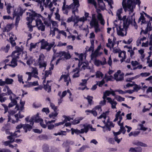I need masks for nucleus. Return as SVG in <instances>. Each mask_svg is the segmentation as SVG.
<instances>
[{
	"instance_id": "16",
	"label": "nucleus",
	"mask_w": 152,
	"mask_h": 152,
	"mask_svg": "<svg viewBox=\"0 0 152 152\" xmlns=\"http://www.w3.org/2000/svg\"><path fill=\"white\" fill-rule=\"evenodd\" d=\"M32 128V126L28 124H23V129L25 130V132H27L28 130L30 131Z\"/></svg>"
},
{
	"instance_id": "59",
	"label": "nucleus",
	"mask_w": 152,
	"mask_h": 152,
	"mask_svg": "<svg viewBox=\"0 0 152 152\" xmlns=\"http://www.w3.org/2000/svg\"><path fill=\"white\" fill-rule=\"evenodd\" d=\"M15 46V49H16V50L14 51H16L17 52H18L19 53H20L22 51V50L18 46Z\"/></svg>"
},
{
	"instance_id": "43",
	"label": "nucleus",
	"mask_w": 152,
	"mask_h": 152,
	"mask_svg": "<svg viewBox=\"0 0 152 152\" xmlns=\"http://www.w3.org/2000/svg\"><path fill=\"white\" fill-rule=\"evenodd\" d=\"M87 99L88 100V104L90 105H91L92 104V99L93 97L92 96H88L87 97Z\"/></svg>"
},
{
	"instance_id": "6",
	"label": "nucleus",
	"mask_w": 152,
	"mask_h": 152,
	"mask_svg": "<svg viewBox=\"0 0 152 152\" xmlns=\"http://www.w3.org/2000/svg\"><path fill=\"white\" fill-rule=\"evenodd\" d=\"M20 129H17V131H15L14 133L10 132V148H13L14 147H16L17 146L16 144H15L14 145L11 144L13 143L15 140V137H17L19 136V135H18L17 133H20Z\"/></svg>"
},
{
	"instance_id": "49",
	"label": "nucleus",
	"mask_w": 152,
	"mask_h": 152,
	"mask_svg": "<svg viewBox=\"0 0 152 152\" xmlns=\"http://www.w3.org/2000/svg\"><path fill=\"white\" fill-rule=\"evenodd\" d=\"M64 117L65 118V119L63 121H62V122H64V123L65 122H67V121H70V120L73 119V118H70L69 116H65Z\"/></svg>"
},
{
	"instance_id": "9",
	"label": "nucleus",
	"mask_w": 152,
	"mask_h": 152,
	"mask_svg": "<svg viewBox=\"0 0 152 152\" xmlns=\"http://www.w3.org/2000/svg\"><path fill=\"white\" fill-rule=\"evenodd\" d=\"M63 78L64 79V81L66 82V86H68L69 82H71V79L68 75H62L59 79V81H60Z\"/></svg>"
},
{
	"instance_id": "36",
	"label": "nucleus",
	"mask_w": 152,
	"mask_h": 152,
	"mask_svg": "<svg viewBox=\"0 0 152 152\" xmlns=\"http://www.w3.org/2000/svg\"><path fill=\"white\" fill-rule=\"evenodd\" d=\"M10 31V24L8 23L7 25L4 27L3 30V31L4 32H8ZM7 34H8L10 35V34L8 33H7Z\"/></svg>"
},
{
	"instance_id": "28",
	"label": "nucleus",
	"mask_w": 152,
	"mask_h": 152,
	"mask_svg": "<svg viewBox=\"0 0 152 152\" xmlns=\"http://www.w3.org/2000/svg\"><path fill=\"white\" fill-rule=\"evenodd\" d=\"M122 8H121L118 9L117 11L116 15L118 17V20H121V14L122 12Z\"/></svg>"
},
{
	"instance_id": "45",
	"label": "nucleus",
	"mask_w": 152,
	"mask_h": 152,
	"mask_svg": "<svg viewBox=\"0 0 152 152\" xmlns=\"http://www.w3.org/2000/svg\"><path fill=\"white\" fill-rule=\"evenodd\" d=\"M45 74L44 77L45 78H46L47 77H48L49 75H51L52 73V72L50 70H46L45 71Z\"/></svg>"
},
{
	"instance_id": "13",
	"label": "nucleus",
	"mask_w": 152,
	"mask_h": 152,
	"mask_svg": "<svg viewBox=\"0 0 152 152\" xmlns=\"http://www.w3.org/2000/svg\"><path fill=\"white\" fill-rule=\"evenodd\" d=\"M102 60L103 61H100L99 60H96L95 61V64L97 66H99L100 65H104L107 64L106 59L104 57H103Z\"/></svg>"
},
{
	"instance_id": "32",
	"label": "nucleus",
	"mask_w": 152,
	"mask_h": 152,
	"mask_svg": "<svg viewBox=\"0 0 152 152\" xmlns=\"http://www.w3.org/2000/svg\"><path fill=\"white\" fill-rule=\"evenodd\" d=\"M73 8L75 9V7H76L77 8L78 7L80 6V4L79 3V1L78 0H73Z\"/></svg>"
},
{
	"instance_id": "40",
	"label": "nucleus",
	"mask_w": 152,
	"mask_h": 152,
	"mask_svg": "<svg viewBox=\"0 0 152 152\" xmlns=\"http://www.w3.org/2000/svg\"><path fill=\"white\" fill-rule=\"evenodd\" d=\"M39 18H37V19L36 20V26H38L39 25H41L42 24H43V23L41 20L40 19H39Z\"/></svg>"
},
{
	"instance_id": "37",
	"label": "nucleus",
	"mask_w": 152,
	"mask_h": 152,
	"mask_svg": "<svg viewBox=\"0 0 152 152\" xmlns=\"http://www.w3.org/2000/svg\"><path fill=\"white\" fill-rule=\"evenodd\" d=\"M26 74L28 75V77L27 79V80L29 81L31 80V77L33 76L36 77H37V76L35 75V76H34V75H33V73L31 72H26Z\"/></svg>"
},
{
	"instance_id": "54",
	"label": "nucleus",
	"mask_w": 152,
	"mask_h": 152,
	"mask_svg": "<svg viewBox=\"0 0 152 152\" xmlns=\"http://www.w3.org/2000/svg\"><path fill=\"white\" fill-rule=\"evenodd\" d=\"M42 111L45 112L46 114H48L50 113L49 109L48 107L43 108L42 110Z\"/></svg>"
},
{
	"instance_id": "46",
	"label": "nucleus",
	"mask_w": 152,
	"mask_h": 152,
	"mask_svg": "<svg viewBox=\"0 0 152 152\" xmlns=\"http://www.w3.org/2000/svg\"><path fill=\"white\" fill-rule=\"evenodd\" d=\"M115 98L117 99V100L119 102L124 101L125 100L124 98L120 96H117L115 97Z\"/></svg>"
},
{
	"instance_id": "30",
	"label": "nucleus",
	"mask_w": 152,
	"mask_h": 152,
	"mask_svg": "<svg viewBox=\"0 0 152 152\" xmlns=\"http://www.w3.org/2000/svg\"><path fill=\"white\" fill-rule=\"evenodd\" d=\"M42 149L44 152H50L49 147L47 144L43 145Z\"/></svg>"
},
{
	"instance_id": "56",
	"label": "nucleus",
	"mask_w": 152,
	"mask_h": 152,
	"mask_svg": "<svg viewBox=\"0 0 152 152\" xmlns=\"http://www.w3.org/2000/svg\"><path fill=\"white\" fill-rule=\"evenodd\" d=\"M112 103L110 104L112 105L111 107L113 109L116 108V105L117 104V102L115 101H114L113 102H111Z\"/></svg>"
},
{
	"instance_id": "57",
	"label": "nucleus",
	"mask_w": 152,
	"mask_h": 152,
	"mask_svg": "<svg viewBox=\"0 0 152 152\" xmlns=\"http://www.w3.org/2000/svg\"><path fill=\"white\" fill-rule=\"evenodd\" d=\"M134 86L133 88L134 90L137 91L140 89L141 87L140 86H139L137 84H134Z\"/></svg>"
},
{
	"instance_id": "17",
	"label": "nucleus",
	"mask_w": 152,
	"mask_h": 152,
	"mask_svg": "<svg viewBox=\"0 0 152 152\" xmlns=\"http://www.w3.org/2000/svg\"><path fill=\"white\" fill-rule=\"evenodd\" d=\"M63 51H60L59 52L56 53H55V54L53 55V56L52 59L51 60V61H52L54 60L56 57H61L63 56Z\"/></svg>"
},
{
	"instance_id": "29",
	"label": "nucleus",
	"mask_w": 152,
	"mask_h": 152,
	"mask_svg": "<svg viewBox=\"0 0 152 152\" xmlns=\"http://www.w3.org/2000/svg\"><path fill=\"white\" fill-rule=\"evenodd\" d=\"M71 134L72 135H73L74 133L78 135L80 134V130L78 129H74L72 128L71 129Z\"/></svg>"
},
{
	"instance_id": "21",
	"label": "nucleus",
	"mask_w": 152,
	"mask_h": 152,
	"mask_svg": "<svg viewBox=\"0 0 152 152\" xmlns=\"http://www.w3.org/2000/svg\"><path fill=\"white\" fill-rule=\"evenodd\" d=\"M90 26L92 27H94L99 25V22L97 20H91L90 21Z\"/></svg>"
},
{
	"instance_id": "22",
	"label": "nucleus",
	"mask_w": 152,
	"mask_h": 152,
	"mask_svg": "<svg viewBox=\"0 0 152 152\" xmlns=\"http://www.w3.org/2000/svg\"><path fill=\"white\" fill-rule=\"evenodd\" d=\"M63 56L66 59H69L71 58V56L69 53V52L68 50H67L66 52L63 51Z\"/></svg>"
},
{
	"instance_id": "24",
	"label": "nucleus",
	"mask_w": 152,
	"mask_h": 152,
	"mask_svg": "<svg viewBox=\"0 0 152 152\" xmlns=\"http://www.w3.org/2000/svg\"><path fill=\"white\" fill-rule=\"evenodd\" d=\"M44 89L46 91H47L48 93H50L51 91V86L49 85L44 84Z\"/></svg>"
},
{
	"instance_id": "34",
	"label": "nucleus",
	"mask_w": 152,
	"mask_h": 152,
	"mask_svg": "<svg viewBox=\"0 0 152 152\" xmlns=\"http://www.w3.org/2000/svg\"><path fill=\"white\" fill-rule=\"evenodd\" d=\"M76 19H77V21H76L75 23H77L79 21H82L84 22L87 21V19H86V18H85L84 17L79 18L78 16H77Z\"/></svg>"
},
{
	"instance_id": "15",
	"label": "nucleus",
	"mask_w": 152,
	"mask_h": 152,
	"mask_svg": "<svg viewBox=\"0 0 152 152\" xmlns=\"http://www.w3.org/2000/svg\"><path fill=\"white\" fill-rule=\"evenodd\" d=\"M74 143L73 141L67 140L65 142L63 143L62 146L63 147L68 148V147H70L69 146V145H73Z\"/></svg>"
},
{
	"instance_id": "42",
	"label": "nucleus",
	"mask_w": 152,
	"mask_h": 152,
	"mask_svg": "<svg viewBox=\"0 0 152 152\" xmlns=\"http://www.w3.org/2000/svg\"><path fill=\"white\" fill-rule=\"evenodd\" d=\"M50 105L51 108L53 110L54 112H57V107L52 102H50Z\"/></svg>"
},
{
	"instance_id": "62",
	"label": "nucleus",
	"mask_w": 152,
	"mask_h": 152,
	"mask_svg": "<svg viewBox=\"0 0 152 152\" xmlns=\"http://www.w3.org/2000/svg\"><path fill=\"white\" fill-rule=\"evenodd\" d=\"M73 4H70L69 5H66L65 6V10L67 9H72L73 10L74 9V8H73Z\"/></svg>"
},
{
	"instance_id": "3",
	"label": "nucleus",
	"mask_w": 152,
	"mask_h": 152,
	"mask_svg": "<svg viewBox=\"0 0 152 152\" xmlns=\"http://www.w3.org/2000/svg\"><path fill=\"white\" fill-rule=\"evenodd\" d=\"M10 100L11 102L10 103V107H12L16 105L15 109L16 111L19 110L20 105L17 104V99H19V97H17L16 96L13 94L11 90L10 91Z\"/></svg>"
},
{
	"instance_id": "33",
	"label": "nucleus",
	"mask_w": 152,
	"mask_h": 152,
	"mask_svg": "<svg viewBox=\"0 0 152 152\" xmlns=\"http://www.w3.org/2000/svg\"><path fill=\"white\" fill-rule=\"evenodd\" d=\"M55 113L52 112L49 115V116L50 118H52L53 119H55V117L57 116L58 114L57 112H54Z\"/></svg>"
},
{
	"instance_id": "63",
	"label": "nucleus",
	"mask_w": 152,
	"mask_h": 152,
	"mask_svg": "<svg viewBox=\"0 0 152 152\" xmlns=\"http://www.w3.org/2000/svg\"><path fill=\"white\" fill-rule=\"evenodd\" d=\"M32 63L33 61L32 60V58L31 57L30 58H29L26 62L27 64L28 65H30L31 64H32Z\"/></svg>"
},
{
	"instance_id": "1",
	"label": "nucleus",
	"mask_w": 152,
	"mask_h": 152,
	"mask_svg": "<svg viewBox=\"0 0 152 152\" xmlns=\"http://www.w3.org/2000/svg\"><path fill=\"white\" fill-rule=\"evenodd\" d=\"M26 10L25 9L22 8L20 6H18L17 9H15L14 10L13 14V19L15 18V25L16 27L18 26L19 21L21 19V17Z\"/></svg>"
},
{
	"instance_id": "20",
	"label": "nucleus",
	"mask_w": 152,
	"mask_h": 152,
	"mask_svg": "<svg viewBox=\"0 0 152 152\" xmlns=\"http://www.w3.org/2000/svg\"><path fill=\"white\" fill-rule=\"evenodd\" d=\"M83 119V117H78L77 118H75L72 122L73 124L76 125L79 123L80 121Z\"/></svg>"
},
{
	"instance_id": "12",
	"label": "nucleus",
	"mask_w": 152,
	"mask_h": 152,
	"mask_svg": "<svg viewBox=\"0 0 152 152\" xmlns=\"http://www.w3.org/2000/svg\"><path fill=\"white\" fill-rule=\"evenodd\" d=\"M151 23H148L147 25V26L145 30L142 29L141 32L140 34H141L142 33H143L144 34H147L148 32V31H150L152 30V26L151 27Z\"/></svg>"
},
{
	"instance_id": "26",
	"label": "nucleus",
	"mask_w": 152,
	"mask_h": 152,
	"mask_svg": "<svg viewBox=\"0 0 152 152\" xmlns=\"http://www.w3.org/2000/svg\"><path fill=\"white\" fill-rule=\"evenodd\" d=\"M20 54V53H19L18 52L13 51L12 53L11 56L13 58H15L17 59L19 58V56Z\"/></svg>"
},
{
	"instance_id": "39",
	"label": "nucleus",
	"mask_w": 152,
	"mask_h": 152,
	"mask_svg": "<svg viewBox=\"0 0 152 152\" xmlns=\"http://www.w3.org/2000/svg\"><path fill=\"white\" fill-rule=\"evenodd\" d=\"M10 49V45L8 44L5 47H2L1 49L2 50L4 51L5 53H7Z\"/></svg>"
},
{
	"instance_id": "4",
	"label": "nucleus",
	"mask_w": 152,
	"mask_h": 152,
	"mask_svg": "<svg viewBox=\"0 0 152 152\" xmlns=\"http://www.w3.org/2000/svg\"><path fill=\"white\" fill-rule=\"evenodd\" d=\"M42 17V16L40 14L34 12L31 14L30 13L28 17H27L26 18L28 21L26 23L27 25H29L31 24L33 20L35 19V18H40Z\"/></svg>"
},
{
	"instance_id": "18",
	"label": "nucleus",
	"mask_w": 152,
	"mask_h": 152,
	"mask_svg": "<svg viewBox=\"0 0 152 152\" xmlns=\"http://www.w3.org/2000/svg\"><path fill=\"white\" fill-rule=\"evenodd\" d=\"M135 13H134L132 15H131V20L132 21V22L133 21V26H134L135 29H137L138 27L137 23L135 22Z\"/></svg>"
},
{
	"instance_id": "51",
	"label": "nucleus",
	"mask_w": 152,
	"mask_h": 152,
	"mask_svg": "<svg viewBox=\"0 0 152 152\" xmlns=\"http://www.w3.org/2000/svg\"><path fill=\"white\" fill-rule=\"evenodd\" d=\"M25 104V102H22L21 100H20V107L19 110H22L24 107V106Z\"/></svg>"
},
{
	"instance_id": "61",
	"label": "nucleus",
	"mask_w": 152,
	"mask_h": 152,
	"mask_svg": "<svg viewBox=\"0 0 152 152\" xmlns=\"http://www.w3.org/2000/svg\"><path fill=\"white\" fill-rule=\"evenodd\" d=\"M33 130L35 133H37L39 134H41L42 132V130H40L37 129H33Z\"/></svg>"
},
{
	"instance_id": "52",
	"label": "nucleus",
	"mask_w": 152,
	"mask_h": 152,
	"mask_svg": "<svg viewBox=\"0 0 152 152\" xmlns=\"http://www.w3.org/2000/svg\"><path fill=\"white\" fill-rule=\"evenodd\" d=\"M23 77L22 75H18V80L20 83H22V84H23L24 83V81H23Z\"/></svg>"
},
{
	"instance_id": "27",
	"label": "nucleus",
	"mask_w": 152,
	"mask_h": 152,
	"mask_svg": "<svg viewBox=\"0 0 152 152\" xmlns=\"http://www.w3.org/2000/svg\"><path fill=\"white\" fill-rule=\"evenodd\" d=\"M141 21L142 23L144 24L146 23V21L145 20V18L142 13H140V16L138 20V22H140Z\"/></svg>"
},
{
	"instance_id": "64",
	"label": "nucleus",
	"mask_w": 152,
	"mask_h": 152,
	"mask_svg": "<svg viewBox=\"0 0 152 152\" xmlns=\"http://www.w3.org/2000/svg\"><path fill=\"white\" fill-rule=\"evenodd\" d=\"M131 64L133 66H135L139 64L138 62L136 61H132L131 62Z\"/></svg>"
},
{
	"instance_id": "10",
	"label": "nucleus",
	"mask_w": 152,
	"mask_h": 152,
	"mask_svg": "<svg viewBox=\"0 0 152 152\" xmlns=\"http://www.w3.org/2000/svg\"><path fill=\"white\" fill-rule=\"evenodd\" d=\"M131 15L127 17V20L123 21V27L125 29H127L129 25L132 24V21L131 20Z\"/></svg>"
},
{
	"instance_id": "44",
	"label": "nucleus",
	"mask_w": 152,
	"mask_h": 152,
	"mask_svg": "<svg viewBox=\"0 0 152 152\" xmlns=\"http://www.w3.org/2000/svg\"><path fill=\"white\" fill-rule=\"evenodd\" d=\"M58 29L56 27H55L54 28L53 30H50V34H52V37H53L55 35V31H58Z\"/></svg>"
},
{
	"instance_id": "55",
	"label": "nucleus",
	"mask_w": 152,
	"mask_h": 152,
	"mask_svg": "<svg viewBox=\"0 0 152 152\" xmlns=\"http://www.w3.org/2000/svg\"><path fill=\"white\" fill-rule=\"evenodd\" d=\"M103 79H104V80H106V82H107L108 81L110 80L111 78L105 74Z\"/></svg>"
},
{
	"instance_id": "60",
	"label": "nucleus",
	"mask_w": 152,
	"mask_h": 152,
	"mask_svg": "<svg viewBox=\"0 0 152 152\" xmlns=\"http://www.w3.org/2000/svg\"><path fill=\"white\" fill-rule=\"evenodd\" d=\"M117 34L118 35L121 36H124V34L123 33L122 30H118V27H117Z\"/></svg>"
},
{
	"instance_id": "50",
	"label": "nucleus",
	"mask_w": 152,
	"mask_h": 152,
	"mask_svg": "<svg viewBox=\"0 0 152 152\" xmlns=\"http://www.w3.org/2000/svg\"><path fill=\"white\" fill-rule=\"evenodd\" d=\"M6 89L7 90V94L6 95H10V88L8 86H6L3 89V91H6Z\"/></svg>"
},
{
	"instance_id": "14",
	"label": "nucleus",
	"mask_w": 152,
	"mask_h": 152,
	"mask_svg": "<svg viewBox=\"0 0 152 152\" xmlns=\"http://www.w3.org/2000/svg\"><path fill=\"white\" fill-rule=\"evenodd\" d=\"M10 34L12 35L11 37H10V43L12 47H14L16 45V43L15 42V40L17 39V37L15 35L10 33Z\"/></svg>"
},
{
	"instance_id": "19",
	"label": "nucleus",
	"mask_w": 152,
	"mask_h": 152,
	"mask_svg": "<svg viewBox=\"0 0 152 152\" xmlns=\"http://www.w3.org/2000/svg\"><path fill=\"white\" fill-rule=\"evenodd\" d=\"M5 84H10V78L6 79L5 81H3L2 79H0V86H3Z\"/></svg>"
},
{
	"instance_id": "7",
	"label": "nucleus",
	"mask_w": 152,
	"mask_h": 152,
	"mask_svg": "<svg viewBox=\"0 0 152 152\" xmlns=\"http://www.w3.org/2000/svg\"><path fill=\"white\" fill-rule=\"evenodd\" d=\"M8 114L7 123L2 127L1 130L3 132L5 131L6 133L7 134H10V124L9 123L10 122V111H8Z\"/></svg>"
},
{
	"instance_id": "58",
	"label": "nucleus",
	"mask_w": 152,
	"mask_h": 152,
	"mask_svg": "<svg viewBox=\"0 0 152 152\" xmlns=\"http://www.w3.org/2000/svg\"><path fill=\"white\" fill-rule=\"evenodd\" d=\"M42 121H43L42 119L38 118L37 117H35V122L39 123Z\"/></svg>"
},
{
	"instance_id": "25",
	"label": "nucleus",
	"mask_w": 152,
	"mask_h": 152,
	"mask_svg": "<svg viewBox=\"0 0 152 152\" xmlns=\"http://www.w3.org/2000/svg\"><path fill=\"white\" fill-rule=\"evenodd\" d=\"M129 151L131 152H141L142 148L140 147H138L135 148H131Z\"/></svg>"
},
{
	"instance_id": "38",
	"label": "nucleus",
	"mask_w": 152,
	"mask_h": 152,
	"mask_svg": "<svg viewBox=\"0 0 152 152\" xmlns=\"http://www.w3.org/2000/svg\"><path fill=\"white\" fill-rule=\"evenodd\" d=\"M44 55L42 54L39 56V58H38V62L39 63H42L44 60Z\"/></svg>"
},
{
	"instance_id": "53",
	"label": "nucleus",
	"mask_w": 152,
	"mask_h": 152,
	"mask_svg": "<svg viewBox=\"0 0 152 152\" xmlns=\"http://www.w3.org/2000/svg\"><path fill=\"white\" fill-rule=\"evenodd\" d=\"M86 146L85 145H83L80 149L77 150L76 152H82L86 149Z\"/></svg>"
},
{
	"instance_id": "35",
	"label": "nucleus",
	"mask_w": 152,
	"mask_h": 152,
	"mask_svg": "<svg viewBox=\"0 0 152 152\" xmlns=\"http://www.w3.org/2000/svg\"><path fill=\"white\" fill-rule=\"evenodd\" d=\"M134 144L137 146H140L143 147H147V145L146 144L140 142H136Z\"/></svg>"
},
{
	"instance_id": "8",
	"label": "nucleus",
	"mask_w": 152,
	"mask_h": 152,
	"mask_svg": "<svg viewBox=\"0 0 152 152\" xmlns=\"http://www.w3.org/2000/svg\"><path fill=\"white\" fill-rule=\"evenodd\" d=\"M20 113V111H19L18 113L15 114L14 115L16 119L15 120L12 119L10 116V122H12V123L15 124V123L18 122V121H20L19 120V118H23L24 116L23 115H21Z\"/></svg>"
},
{
	"instance_id": "41",
	"label": "nucleus",
	"mask_w": 152,
	"mask_h": 152,
	"mask_svg": "<svg viewBox=\"0 0 152 152\" xmlns=\"http://www.w3.org/2000/svg\"><path fill=\"white\" fill-rule=\"evenodd\" d=\"M105 83V80L102 79L101 81H97L96 83H97V85H98L99 87H101Z\"/></svg>"
},
{
	"instance_id": "31",
	"label": "nucleus",
	"mask_w": 152,
	"mask_h": 152,
	"mask_svg": "<svg viewBox=\"0 0 152 152\" xmlns=\"http://www.w3.org/2000/svg\"><path fill=\"white\" fill-rule=\"evenodd\" d=\"M95 75L96 78H100V77L102 78L103 77L104 75L102 72L98 71L96 72Z\"/></svg>"
},
{
	"instance_id": "5",
	"label": "nucleus",
	"mask_w": 152,
	"mask_h": 152,
	"mask_svg": "<svg viewBox=\"0 0 152 152\" xmlns=\"http://www.w3.org/2000/svg\"><path fill=\"white\" fill-rule=\"evenodd\" d=\"M40 42H41V49H46L47 51H49L55 44V42H53L49 44L48 43L45 41L44 39H42Z\"/></svg>"
},
{
	"instance_id": "48",
	"label": "nucleus",
	"mask_w": 152,
	"mask_h": 152,
	"mask_svg": "<svg viewBox=\"0 0 152 152\" xmlns=\"http://www.w3.org/2000/svg\"><path fill=\"white\" fill-rule=\"evenodd\" d=\"M150 74L149 72H142L140 74V75L142 77H146L149 76Z\"/></svg>"
},
{
	"instance_id": "2",
	"label": "nucleus",
	"mask_w": 152,
	"mask_h": 152,
	"mask_svg": "<svg viewBox=\"0 0 152 152\" xmlns=\"http://www.w3.org/2000/svg\"><path fill=\"white\" fill-rule=\"evenodd\" d=\"M122 5L125 11H126L127 9L129 10V15H131V13H132L134 11L133 9L135 7V4L134 2L131 0H127V3H125V0H124L122 1Z\"/></svg>"
},
{
	"instance_id": "11",
	"label": "nucleus",
	"mask_w": 152,
	"mask_h": 152,
	"mask_svg": "<svg viewBox=\"0 0 152 152\" xmlns=\"http://www.w3.org/2000/svg\"><path fill=\"white\" fill-rule=\"evenodd\" d=\"M46 124L47 125V127L48 129L49 130H52L55 127L58 126L59 125H63L64 124V122H60L58 123H56L54 125L53 124H48V122H46Z\"/></svg>"
},
{
	"instance_id": "47",
	"label": "nucleus",
	"mask_w": 152,
	"mask_h": 152,
	"mask_svg": "<svg viewBox=\"0 0 152 152\" xmlns=\"http://www.w3.org/2000/svg\"><path fill=\"white\" fill-rule=\"evenodd\" d=\"M37 27L38 29L42 31H44L45 30V26L43 25V23Z\"/></svg>"
},
{
	"instance_id": "23",
	"label": "nucleus",
	"mask_w": 152,
	"mask_h": 152,
	"mask_svg": "<svg viewBox=\"0 0 152 152\" xmlns=\"http://www.w3.org/2000/svg\"><path fill=\"white\" fill-rule=\"evenodd\" d=\"M17 59L15 58H12V60L10 62V66L14 67L17 65Z\"/></svg>"
}]
</instances>
